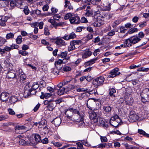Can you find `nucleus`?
<instances>
[{
  "instance_id": "412c9836",
  "label": "nucleus",
  "mask_w": 149,
  "mask_h": 149,
  "mask_svg": "<svg viewBox=\"0 0 149 149\" xmlns=\"http://www.w3.org/2000/svg\"><path fill=\"white\" fill-rule=\"evenodd\" d=\"M97 59L98 58L97 57L95 58L91 59L90 61L85 62V66L86 67L92 65L95 62Z\"/></svg>"
},
{
  "instance_id": "72a5a7b5",
  "label": "nucleus",
  "mask_w": 149,
  "mask_h": 149,
  "mask_svg": "<svg viewBox=\"0 0 149 149\" xmlns=\"http://www.w3.org/2000/svg\"><path fill=\"white\" fill-rule=\"evenodd\" d=\"M86 11L85 15L86 16L89 17L93 15V13L92 10L86 9Z\"/></svg>"
},
{
  "instance_id": "c85d7f7f",
  "label": "nucleus",
  "mask_w": 149,
  "mask_h": 149,
  "mask_svg": "<svg viewBox=\"0 0 149 149\" xmlns=\"http://www.w3.org/2000/svg\"><path fill=\"white\" fill-rule=\"evenodd\" d=\"M125 102L126 104L129 105H132L133 102V100L132 98L130 97V98L128 97V98H126L125 99Z\"/></svg>"
},
{
  "instance_id": "79ce46f5",
  "label": "nucleus",
  "mask_w": 149,
  "mask_h": 149,
  "mask_svg": "<svg viewBox=\"0 0 149 149\" xmlns=\"http://www.w3.org/2000/svg\"><path fill=\"white\" fill-rule=\"evenodd\" d=\"M124 145L127 149H134L137 148V147L135 146H132L129 145L127 143L125 144Z\"/></svg>"
},
{
  "instance_id": "bf43d9fd",
  "label": "nucleus",
  "mask_w": 149,
  "mask_h": 149,
  "mask_svg": "<svg viewBox=\"0 0 149 149\" xmlns=\"http://www.w3.org/2000/svg\"><path fill=\"white\" fill-rule=\"evenodd\" d=\"M138 132L144 136H145L146 134L144 131L141 129H138Z\"/></svg>"
},
{
  "instance_id": "58836bf2",
  "label": "nucleus",
  "mask_w": 149,
  "mask_h": 149,
  "mask_svg": "<svg viewBox=\"0 0 149 149\" xmlns=\"http://www.w3.org/2000/svg\"><path fill=\"white\" fill-rule=\"evenodd\" d=\"M35 139L37 142H40L41 140V138L39 134H36L34 136Z\"/></svg>"
},
{
  "instance_id": "6e6552de",
  "label": "nucleus",
  "mask_w": 149,
  "mask_h": 149,
  "mask_svg": "<svg viewBox=\"0 0 149 149\" xmlns=\"http://www.w3.org/2000/svg\"><path fill=\"white\" fill-rule=\"evenodd\" d=\"M51 40H54L55 43L57 45L58 47H61L62 46H64L66 45L65 41L62 39L58 38L55 39L50 38Z\"/></svg>"
},
{
  "instance_id": "49530a36",
  "label": "nucleus",
  "mask_w": 149,
  "mask_h": 149,
  "mask_svg": "<svg viewBox=\"0 0 149 149\" xmlns=\"http://www.w3.org/2000/svg\"><path fill=\"white\" fill-rule=\"evenodd\" d=\"M64 59H63V60H62L59 59L55 63V65H59L60 64L62 63H65L66 62V61H64Z\"/></svg>"
},
{
  "instance_id": "473e14b6",
  "label": "nucleus",
  "mask_w": 149,
  "mask_h": 149,
  "mask_svg": "<svg viewBox=\"0 0 149 149\" xmlns=\"http://www.w3.org/2000/svg\"><path fill=\"white\" fill-rule=\"evenodd\" d=\"M87 143V142L85 141L83 142L82 144L81 143L78 142L77 143V146L78 149H82L83 148V145H86Z\"/></svg>"
},
{
  "instance_id": "4d7b16f0",
  "label": "nucleus",
  "mask_w": 149,
  "mask_h": 149,
  "mask_svg": "<svg viewBox=\"0 0 149 149\" xmlns=\"http://www.w3.org/2000/svg\"><path fill=\"white\" fill-rule=\"evenodd\" d=\"M29 34L30 35V38L34 40H36L38 37V36L33 35V33Z\"/></svg>"
},
{
  "instance_id": "3c124183",
  "label": "nucleus",
  "mask_w": 149,
  "mask_h": 149,
  "mask_svg": "<svg viewBox=\"0 0 149 149\" xmlns=\"http://www.w3.org/2000/svg\"><path fill=\"white\" fill-rule=\"evenodd\" d=\"M69 37L70 39H73L76 37V36L74 32H72L70 33L69 35Z\"/></svg>"
},
{
  "instance_id": "a19ab883",
  "label": "nucleus",
  "mask_w": 149,
  "mask_h": 149,
  "mask_svg": "<svg viewBox=\"0 0 149 149\" xmlns=\"http://www.w3.org/2000/svg\"><path fill=\"white\" fill-rule=\"evenodd\" d=\"M29 93H28V95H26L25 96V98H26L28 97L29 96H30L31 95H35L36 94V91L35 90H33L32 89L31 91Z\"/></svg>"
},
{
  "instance_id": "ea45409f",
  "label": "nucleus",
  "mask_w": 149,
  "mask_h": 149,
  "mask_svg": "<svg viewBox=\"0 0 149 149\" xmlns=\"http://www.w3.org/2000/svg\"><path fill=\"white\" fill-rule=\"evenodd\" d=\"M9 2H10V6L11 7H14L16 6H19L17 5L16 2L15 1L13 0H9Z\"/></svg>"
},
{
  "instance_id": "37998d69",
  "label": "nucleus",
  "mask_w": 149,
  "mask_h": 149,
  "mask_svg": "<svg viewBox=\"0 0 149 149\" xmlns=\"http://www.w3.org/2000/svg\"><path fill=\"white\" fill-rule=\"evenodd\" d=\"M35 14L37 15L41 16H45L46 14H42L41 13V11L39 10H35Z\"/></svg>"
},
{
  "instance_id": "f8f14e48",
  "label": "nucleus",
  "mask_w": 149,
  "mask_h": 149,
  "mask_svg": "<svg viewBox=\"0 0 149 149\" xmlns=\"http://www.w3.org/2000/svg\"><path fill=\"white\" fill-rule=\"evenodd\" d=\"M27 82L26 83V85L24 88V96L28 95V93H30L29 92L32 90V86L30 85V84L29 83L27 84Z\"/></svg>"
},
{
  "instance_id": "052dcab7",
  "label": "nucleus",
  "mask_w": 149,
  "mask_h": 149,
  "mask_svg": "<svg viewBox=\"0 0 149 149\" xmlns=\"http://www.w3.org/2000/svg\"><path fill=\"white\" fill-rule=\"evenodd\" d=\"M49 8V6L48 5L46 4L44 5L42 7V9L43 11H47Z\"/></svg>"
},
{
  "instance_id": "7ed1b4c3",
  "label": "nucleus",
  "mask_w": 149,
  "mask_h": 149,
  "mask_svg": "<svg viewBox=\"0 0 149 149\" xmlns=\"http://www.w3.org/2000/svg\"><path fill=\"white\" fill-rule=\"evenodd\" d=\"M71 110L73 113L77 114V115L78 118L74 117L73 120H72L73 121H77V120H83L84 115L82 114V113L79 112L78 109L74 107L71 108Z\"/></svg>"
},
{
  "instance_id": "a18cd8bd",
  "label": "nucleus",
  "mask_w": 149,
  "mask_h": 149,
  "mask_svg": "<svg viewBox=\"0 0 149 149\" xmlns=\"http://www.w3.org/2000/svg\"><path fill=\"white\" fill-rule=\"evenodd\" d=\"M14 35L12 33H8L6 36V38L7 39L12 38H13Z\"/></svg>"
},
{
  "instance_id": "5fc2aeb1",
  "label": "nucleus",
  "mask_w": 149,
  "mask_h": 149,
  "mask_svg": "<svg viewBox=\"0 0 149 149\" xmlns=\"http://www.w3.org/2000/svg\"><path fill=\"white\" fill-rule=\"evenodd\" d=\"M149 70V68H145L142 67L139 68L138 70L140 71L148 72Z\"/></svg>"
},
{
  "instance_id": "7c9ffc66",
  "label": "nucleus",
  "mask_w": 149,
  "mask_h": 149,
  "mask_svg": "<svg viewBox=\"0 0 149 149\" xmlns=\"http://www.w3.org/2000/svg\"><path fill=\"white\" fill-rule=\"evenodd\" d=\"M45 121H42L38 123L39 126H42L40 127L42 128L43 129H46L47 130L48 129L47 127L46 126L45 124Z\"/></svg>"
},
{
  "instance_id": "6ab92c4d",
  "label": "nucleus",
  "mask_w": 149,
  "mask_h": 149,
  "mask_svg": "<svg viewBox=\"0 0 149 149\" xmlns=\"http://www.w3.org/2000/svg\"><path fill=\"white\" fill-rule=\"evenodd\" d=\"M65 115L69 119H72V116L73 115V113L71 110V108H69L66 111Z\"/></svg>"
},
{
  "instance_id": "39448f33",
  "label": "nucleus",
  "mask_w": 149,
  "mask_h": 149,
  "mask_svg": "<svg viewBox=\"0 0 149 149\" xmlns=\"http://www.w3.org/2000/svg\"><path fill=\"white\" fill-rule=\"evenodd\" d=\"M81 42L82 41L81 40L71 41L70 42V45L68 47V51L70 52L74 50L76 48L75 45H79L80 44H81Z\"/></svg>"
},
{
  "instance_id": "864d4df0",
  "label": "nucleus",
  "mask_w": 149,
  "mask_h": 149,
  "mask_svg": "<svg viewBox=\"0 0 149 149\" xmlns=\"http://www.w3.org/2000/svg\"><path fill=\"white\" fill-rule=\"evenodd\" d=\"M72 16V13H67L65 16L64 18L65 19H68Z\"/></svg>"
},
{
  "instance_id": "b1692460",
  "label": "nucleus",
  "mask_w": 149,
  "mask_h": 149,
  "mask_svg": "<svg viewBox=\"0 0 149 149\" xmlns=\"http://www.w3.org/2000/svg\"><path fill=\"white\" fill-rule=\"evenodd\" d=\"M19 77H20V79L19 80V81L20 83L22 84H26V76L25 74H23L22 75L19 76Z\"/></svg>"
},
{
  "instance_id": "5701e85b",
  "label": "nucleus",
  "mask_w": 149,
  "mask_h": 149,
  "mask_svg": "<svg viewBox=\"0 0 149 149\" xmlns=\"http://www.w3.org/2000/svg\"><path fill=\"white\" fill-rule=\"evenodd\" d=\"M8 18L6 17H3L0 20V26H5L6 25V22L7 21Z\"/></svg>"
},
{
  "instance_id": "a878e982",
  "label": "nucleus",
  "mask_w": 149,
  "mask_h": 149,
  "mask_svg": "<svg viewBox=\"0 0 149 149\" xmlns=\"http://www.w3.org/2000/svg\"><path fill=\"white\" fill-rule=\"evenodd\" d=\"M111 5V3H109L107 6L105 7H100V9L101 10V11H102H102L104 12V11H109L111 9V7H110Z\"/></svg>"
},
{
  "instance_id": "6e6d98bb",
  "label": "nucleus",
  "mask_w": 149,
  "mask_h": 149,
  "mask_svg": "<svg viewBox=\"0 0 149 149\" xmlns=\"http://www.w3.org/2000/svg\"><path fill=\"white\" fill-rule=\"evenodd\" d=\"M147 25V23L146 21L142 22L139 23V26L141 28H143L145 26Z\"/></svg>"
},
{
  "instance_id": "0eeeda50",
  "label": "nucleus",
  "mask_w": 149,
  "mask_h": 149,
  "mask_svg": "<svg viewBox=\"0 0 149 149\" xmlns=\"http://www.w3.org/2000/svg\"><path fill=\"white\" fill-rule=\"evenodd\" d=\"M118 70L119 69L118 68H114L111 71L107 78H113L116 76L119 75L120 74V72Z\"/></svg>"
},
{
  "instance_id": "774afa93",
  "label": "nucleus",
  "mask_w": 149,
  "mask_h": 149,
  "mask_svg": "<svg viewBox=\"0 0 149 149\" xmlns=\"http://www.w3.org/2000/svg\"><path fill=\"white\" fill-rule=\"evenodd\" d=\"M145 36V34L143 32H140L138 34V37L139 38H143Z\"/></svg>"
},
{
  "instance_id": "1a4fd4ad",
  "label": "nucleus",
  "mask_w": 149,
  "mask_h": 149,
  "mask_svg": "<svg viewBox=\"0 0 149 149\" xmlns=\"http://www.w3.org/2000/svg\"><path fill=\"white\" fill-rule=\"evenodd\" d=\"M139 118V116L136 113L132 112L130 113L129 117V121L133 123L138 120Z\"/></svg>"
},
{
  "instance_id": "423d86ee",
  "label": "nucleus",
  "mask_w": 149,
  "mask_h": 149,
  "mask_svg": "<svg viewBox=\"0 0 149 149\" xmlns=\"http://www.w3.org/2000/svg\"><path fill=\"white\" fill-rule=\"evenodd\" d=\"M95 123H97V124L104 127L107 128L108 127L107 123L106 122L105 120L102 118L98 117L97 119H95Z\"/></svg>"
},
{
  "instance_id": "cd10ccee",
  "label": "nucleus",
  "mask_w": 149,
  "mask_h": 149,
  "mask_svg": "<svg viewBox=\"0 0 149 149\" xmlns=\"http://www.w3.org/2000/svg\"><path fill=\"white\" fill-rule=\"evenodd\" d=\"M16 131L18 130H26V127L24 125H17L15 126V128Z\"/></svg>"
},
{
  "instance_id": "bb28decb",
  "label": "nucleus",
  "mask_w": 149,
  "mask_h": 149,
  "mask_svg": "<svg viewBox=\"0 0 149 149\" xmlns=\"http://www.w3.org/2000/svg\"><path fill=\"white\" fill-rule=\"evenodd\" d=\"M41 94V95L40 96V98L42 99H43L44 98L46 99L48 98L52 95L51 93H45L43 92H42Z\"/></svg>"
},
{
  "instance_id": "a211bd4d",
  "label": "nucleus",
  "mask_w": 149,
  "mask_h": 149,
  "mask_svg": "<svg viewBox=\"0 0 149 149\" xmlns=\"http://www.w3.org/2000/svg\"><path fill=\"white\" fill-rule=\"evenodd\" d=\"M104 24V22L101 19H98L93 23V25L95 27H100Z\"/></svg>"
},
{
  "instance_id": "2eb2a0df",
  "label": "nucleus",
  "mask_w": 149,
  "mask_h": 149,
  "mask_svg": "<svg viewBox=\"0 0 149 149\" xmlns=\"http://www.w3.org/2000/svg\"><path fill=\"white\" fill-rule=\"evenodd\" d=\"M61 122V120L59 117H57L52 121V123L54 124L56 127L59 126Z\"/></svg>"
},
{
  "instance_id": "603ef678",
  "label": "nucleus",
  "mask_w": 149,
  "mask_h": 149,
  "mask_svg": "<svg viewBox=\"0 0 149 149\" xmlns=\"http://www.w3.org/2000/svg\"><path fill=\"white\" fill-rule=\"evenodd\" d=\"M19 53L23 56H26L28 54V53L25 51L20 50L19 51Z\"/></svg>"
},
{
  "instance_id": "680f3d73",
  "label": "nucleus",
  "mask_w": 149,
  "mask_h": 149,
  "mask_svg": "<svg viewBox=\"0 0 149 149\" xmlns=\"http://www.w3.org/2000/svg\"><path fill=\"white\" fill-rule=\"evenodd\" d=\"M19 144L21 145H24L27 144L26 141L23 139H21L19 141Z\"/></svg>"
},
{
  "instance_id": "8fccbe9b",
  "label": "nucleus",
  "mask_w": 149,
  "mask_h": 149,
  "mask_svg": "<svg viewBox=\"0 0 149 149\" xmlns=\"http://www.w3.org/2000/svg\"><path fill=\"white\" fill-rule=\"evenodd\" d=\"M8 111L10 115H14L15 114V112L12 109L10 108L8 109Z\"/></svg>"
},
{
  "instance_id": "69168bd1",
  "label": "nucleus",
  "mask_w": 149,
  "mask_h": 149,
  "mask_svg": "<svg viewBox=\"0 0 149 149\" xmlns=\"http://www.w3.org/2000/svg\"><path fill=\"white\" fill-rule=\"evenodd\" d=\"M29 48V46L28 45L25 44L23 45L22 47V50L24 51L27 50Z\"/></svg>"
},
{
  "instance_id": "9b49d317",
  "label": "nucleus",
  "mask_w": 149,
  "mask_h": 149,
  "mask_svg": "<svg viewBox=\"0 0 149 149\" xmlns=\"http://www.w3.org/2000/svg\"><path fill=\"white\" fill-rule=\"evenodd\" d=\"M70 21L71 24H79L80 22V18L77 16H74L71 17Z\"/></svg>"
},
{
  "instance_id": "20e7f679",
  "label": "nucleus",
  "mask_w": 149,
  "mask_h": 149,
  "mask_svg": "<svg viewBox=\"0 0 149 149\" xmlns=\"http://www.w3.org/2000/svg\"><path fill=\"white\" fill-rule=\"evenodd\" d=\"M105 80L104 78L102 76L97 77L93 80V84L95 88H97L99 86H101L103 84Z\"/></svg>"
},
{
  "instance_id": "13d9d810",
  "label": "nucleus",
  "mask_w": 149,
  "mask_h": 149,
  "mask_svg": "<svg viewBox=\"0 0 149 149\" xmlns=\"http://www.w3.org/2000/svg\"><path fill=\"white\" fill-rule=\"evenodd\" d=\"M19 47V45L15 44H13L10 46L11 50L14 49H17Z\"/></svg>"
},
{
  "instance_id": "393cba45",
  "label": "nucleus",
  "mask_w": 149,
  "mask_h": 149,
  "mask_svg": "<svg viewBox=\"0 0 149 149\" xmlns=\"http://www.w3.org/2000/svg\"><path fill=\"white\" fill-rule=\"evenodd\" d=\"M100 17L102 18H106L107 19H109L110 15L109 14L104 12H100Z\"/></svg>"
},
{
  "instance_id": "dca6fc26",
  "label": "nucleus",
  "mask_w": 149,
  "mask_h": 149,
  "mask_svg": "<svg viewBox=\"0 0 149 149\" xmlns=\"http://www.w3.org/2000/svg\"><path fill=\"white\" fill-rule=\"evenodd\" d=\"M56 106L55 103L53 100L46 106L47 110L49 111H53Z\"/></svg>"
},
{
  "instance_id": "338daca9",
  "label": "nucleus",
  "mask_w": 149,
  "mask_h": 149,
  "mask_svg": "<svg viewBox=\"0 0 149 149\" xmlns=\"http://www.w3.org/2000/svg\"><path fill=\"white\" fill-rule=\"evenodd\" d=\"M8 118V116L7 115H1L0 116V121L4 120Z\"/></svg>"
},
{
  "instance_id": "aec40b11",
  "label": "nucleus",
  "mask_w": 149,
  "mask_h": 149,
  "mask_svg": "<svg viewBox=\"0 0 149 149\" xmlns=\"http://www.w3.org/2000/svg\"><path fill=\"white\" fill-rule=\"evenodd\" d=\"M114 121H117V122H118V123H120L121 122V120L118 115L116 114L111 117L110 119V121L113 122Z\"/></svg>"
},
{
  "instance_id": "c756f323",
  "label": "nucleus",
  "mask_w": 149,
  "mask_h": 149,
  "mask_svg": "<svg viewBox=\"0 0 149 149\" xmlns=\"http://www.w3.org/2000/svg\"><path fill=\"white\" fill-rule=\"evenodd\" d=\"M52 13H48L46 14V15L51 16L53 15L52 14H54L57 12L58 10L55 8L52 7L51 8Z\"/></svg>"
},
{
  "instance_id": "c03bdc74",
  "label": "nucleus",
  "mask_w": 149,
  "mask_h": 149,
  "mask_svg": "<svg viewBox=\"0 0 149 149\" xmlns=\"http://www.w3.org/2000/svg\"><path fill=\"white\" fill-rule=\"evenodd\" d=\"M110 125L112 126L116 127H117L119 124L120 123H118L117 121H114L113 122H109Z\"/></svg>"
},
{
  "instance_id": "4be33fe9",
  "label": "nucleus",
  "mask_w": 149,
  "mask_h": 149,
  "mask_svg": "<svg viewBox=\"0 0 149 149\" xmlns=\"http://www.w3.org/2000/svg\"><path fill=\"white\" fill-rule=\"evenodd\" d=\"M92 54L91 51L87 50L85 51L82 55V57L83 58H86L90 56Z\"/></svg>"
},
{
  "instance_id": "2f4dec72",
  "label": "nucleus",
  "mask_w": 149,
  "mask_h": 149,
  "mask_svg": "<svg viewBox=\"0 0 149 149\" xmlns=\"http://www.w3.org/2000/svg\"><path fill=\"white\" fill-rule=\"evenodd\" d=\"M18 100L17 97L14 96H12L10 100V102L11 104L15 103Z\"/></svg>"
},
{
  "instance_id": "f257e3e1",
  "label": "nucleus",
  "mask_w": 149,
  "mask_h": 149,
  "mask_svg": "<svg viewBox=\"0 0 149 149\" xmlns=\"http://www.w3.org/2000/svg\"><path fill=\"white\" fill-rule=\"evenodd\" d=\"M141 39L137 36H133L126 39L124 44L127 47L131 46L133 44H135L140 41Z\"/></svg>"
},
{
  "instance_id": "f3484780",
  "label": "nucleus",
  "mask_w": 149,
  "mask_h": 149,
  "mask_svg": "<svg viewBox=\"0 0 149 149\" xmlns=\"http://www.w3.org/2000/svg\"><path fill=\"white\" fill-rule=\"evenodd\" d=\"M95 102L93 98L89 99L87 102V105L88 108L91 109L95 105Z\"/></svg>"
},
{
  "instance_id": "e433bc0d",
  "label": "nucleus",
  "mask_w": 149,
  "mask_h": 149,
  "mask_svg": "<svg viewBox=\"0 0 149 149\" xmlns=\"http://www.w3.org/2000/svg\"><path fill=\"white\" fill-rule=\"evenodd\" d=\"M103 109L106 112L109 113L111 110V108L109 106L105 107H103Z\"/></svg>"
},
{
  "instance_id": "f704fd0d",
  "label": "nucleus",
  "mask_w": 149,
  "mask_h": 149,
  "mask_svg": "<svg viewBox=\"0 0 149 149\" xmlns=\"http://www.w3.org/2000/svg\"><path fill=\"white\" fill-rule=\"evenodd\" d=\"M15 76V74L10 71L8 72V73L7 77L9 79L14 78Z\"/></svg>"
},
{
  "instance_id": "9d476101",
  "label": "nucleus",
  "mask_w": 149,
  "mask_h": 149,
  "mask_svg": "<svg viewBox=\"0 0 149 149\" xmlns=\"http://www.w3.org/2000/svg\"><path fill=\"white\" fill-rule=\"evenodd\" d=\"M9 97V94L7 92H3L2 93L0 96V99L3 102L6 101Z\"/></svg>"
},
{
  "instance_id": "4c0bfd02",
  "label": "nucleus",
  "mask_w": 149,
  "mask_h": 149,
  "mask_svg": "<svg viewBox=\"0 0 149 149\" xmlns=\"http://www.w3.org/2000/svg\"><path fill=\"white\" fill-rule=\"evenodd\" d=\"M22 41V38L21 36H18L16 39V42L18 44H20Z\"/></svg>"
},
{
  "instance_id": "e2e57ef3",
  "label": "nucleus",
  "mask_w": 149,
  "mask_h": 149,
  "mask_svg": "<svg viewBox=\"0 0 149 149\" xmlns=\"http://www.w3.org/2000/svg\"><path fill=\"white\" fill-rule=\"evenodd\" d=\"M24 12L26 15H27L29 13V10L28 7H26L24 9Z\"/></svg>"
},
{
  "instance_id": "09e8293b",
  "label": "nucleus",
  "mask_w": 149,
  "mask_h": 149,
  "mask_svg": "<svg viewBox=\"0 0 149 149\" xmlns=\"http://www.w3.org/2000/svg\"><path fill=\"white\" fill-rule=\"evenodd\" d=\"M44 34L46 36H48L50 34V33L49 31V30L47 27H45Z\"/></svg>"
},
{
  "instance_id": "4468645a",
  "label": "nucleus",
  "mask_w": 149,
  "mask_h": 149,
  "mask_svg": "<svg viewBox=\"0 0 149 149\" xmlns=\"http://www.w3.org/2000/svg\"><path fill=\"white\" fill-rule=\"evenodd\" d=\"M89 116L91 119L93 120L95 123V119H97V116L96 113L93 111H91L89 112Z\"/></svg>"
},
{
  "instance_id": "de8ad7c7",
  "label": "nucleus",
  "mask_w": 149,
  "mask_h": 149,
  "mask_svg": "<svg viewBox=\"0 0 149 149\" xmlns=\"http://www.w3.org/2000/svg\"><path fill=\"white\" fill-rule=\"evenodd\" d=\"M52 143L55 146L58 147H60L62 146V144L59 142H55L54 141H52Z\"/></svg>"
},
{
  "instance_id": "c9c22d12",
  "label": "nucleus",
  "mask_w": 149,
  "mask_h": 149,
  "mask_svg": "<svg viewBox=\"0 0 149 149\" xmlns=\"http://www.w3.org/2000/svg\"><path fill=\"white\" fill-rule=\"evenodd\" d=\"M109 94L110 95L111 97H115V96L114 93H116V90L114 89L111 88V89H109Z\"/></svg>"
},
{
  "instance_id": "0e129e2a",
  "label": "nucleus",
  "mask_w": 149,
  "mask_h": 149,
  "mask_svg": "<svg viewBox=\"0 0 149 149\" xmlns=\"http://www.w3.org/2000/svg\"><path fill=\"white\" fill-rule=\"evenodd\" d=\"M86 38L88 40L93 38V35L91 33L88 34L86 36Z\"/></svg>"
},
{
  "instance_id": "ddd939ff",
  "label": "nucleus",
  "mask_w": 149,
  "mask_h": 149,
  "mask_svg": "<svg viewBox=\"0 0 149 149\" xmlns=\"http://www.w3.org/2000/svg\"><path fill=\"white\" fill-rule=\"evenodd\" d=\"M69 91V88H65L64 87L60 88L58 91V95H61L64 93H67Z\"/></svg>"
},
{
  "instance_id": "f03ea898",
  "label": "nucleus",
  "mask_w": 149,
  "mask_h": 149,
  "mask_svg": "<svg viewBox=\"0 0 149 149\" xmlns=\"http://www.w3.org/2000/svg\"><path fill=\"white\" fill-rule=\"evenodd\" d=\"M141 101L145 103L146 102H149V89L146 88L143 90L141 93Z\"/></svg>"
}]
</instances>
